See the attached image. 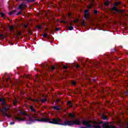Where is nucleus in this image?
I'll use <instances>...</instances> for the list:
<instances>
[{
	"label": "nucleus",
	"instance_id": "1",
	"mask_svg": "<svg viewBox=\"0 0 128 128\" xmlns=\"http://www.w3.org/2000/svg\"><path fill=\"white\" fill-rule=\"evenodd\" d=\"M82 122L83 126H86L87 128H100V124H104L102 121H100L98 122H92L91 121L85 120H82Z\"/></svg>",
	"mask_w": 128,
	"mask_h": 128
},
{
	"label": "nucleus",
	"instance_id": "2",
	"mask_svg": "<svg viewBox=\"0 0 128 128\" xmlns=\"http://www.w3.org/2000/svg\"><path fill=\"white\" fill-rule=\"evenodd\" d=\"M30 108L32 112V114L30 115V116L36 117V118L34 120H34H36L38 122H48L50 120V119H48V118H42L41 119H38V114H36L38 112H36V110L34 109V106H30Z\"/></svg>",
	"mask_w": 128,
	"mask_h": 128
},
{
	"label": "nucleus",
	"instance_id": "3",
	"mask_svg": "<svg viewBox=\"0 0 128 128\" xmlns=\"http://www.w3.org/2000/svg\"><path fill=\"white\" fill-rule=\"evenodd\" d=\"M30 108L32 112V114L30 115V116L36 117V118L34 120H34H36L38 122H48L50 120V119H48V118H42L41 119H38V114H36L38 112H36V110L34 109V106H30Z\"/></svg>",
	"mask_w": 128,
	"mask_h": 128
},
{
	"label": "nucleus",
	"instance_id": "4",
	"mask_svg": "<svg viewBox=\"0 0 128 128\" xmlns=\"http://www.w3.org/2000/svg\"><path fill=\"white\" fill-rule=\"evenodd\" d=\"M82 124V122L80 120V119H76L74 120H66L63 124H62V126H72L73 124L80 125Z\"/></svg>",
	"mask_w": 128,
	"mask_h": 128
},
{
	"label": "nucleus",
	"instance_id": "5",
	"mask_svg": "<svg viewBox=\"0 0 128 128\" xmlns=\"http://www.w3.org/2000/svg\"><path fill=\"white\" fill-rule=\"evenodd\" d=\"M20 114L23 116H26L29 118V120L26 122V124H28V122H34V118H36L35 116H30V114H26V112L24 111H20Z\"/></svg>",
	"mask_w": 128,
	"mask_h": 128
},
{
	"label": "nucleus",
	"instance_id": "6",
	"mask_svg": "<svg viewBox=\"0 0 128 128\" xmlns=\"http://www.w3.org/2000/svg\"><path fill=\"white\" fill-rule=\"evenodd\" d=\"M10 110V107L8 106H6V107H4L2 110H1V112H4V116H7V118H12V115L10 114V112L8 111V112H6V110Z\"/></svg>",
	"mask_w": 128,
	"mask_h": 128
},
{
	"label": "nucleus",
	"instance_id": "7",
	"mask_svg": "<svg viewBox=\"0 0 128 128\" xmlns=\"http://www.w3.org/2000/svg\"><path fill=\"white\" fill-rule=\"evenodd\" d=\"M60 122H62V120L60 118H53L50 121V124H58Z\"/></svg>",
	"mask_w": 128,
	"mask_h": 128
},
{
	"label": "nucleus",
	"instance_id": "8",
	"mask_svg": "<svg viewBox=\"0 0 128 128\" xmlns=\"http://www.w3.org/2000/svg\"><path fill=\"white\" fill-rule=\"evenodd\" d=\"M14 118L16 120H18L19 122H24V120H26V119L24 118H20L16 116H14Z\"/></svg>",
	"mask_w": 128,
	"mask_h": 128
},
{
	"label": "nucleus",
	"instance_id": "9",
	"mask_svg": "<svg viewBox=\"0 0 128 128\" xmlns=\"http://www.w3.org/2000/svg\"><path fill=\"white\" fill-rule=\"evenodd\" d=\"M28 6L26 4V3L24 2H23L22 4H21L19 6H18V9L19 10H26Z\"/></svg>",
	"mask_w": 128,
	"mask_h": 128
},
{
	"label": "nucleus",
	"instance_id": "10",
	"mask_svg": "<svg viewBox=\"0 0 128 128\" xmlns=\"http://www.w3.org/2000/svg\"><path fill=\"white\" fill-rule=\"evenodd\" d=\"M89 16H90V15L88 14V10H86L84 12V18H86V20H88Z\"/></svg>",
	"mask_w": 128,
	"mask_h": 128
},
{
	"label": "nucleus",
	"instance_id": "11",
	"mask_svg": "<svg viewBox=\"0 0 128 128\" xmlns=\"http://www.w3.org/2000/svg\"><path fill=\"white\" fill-rule=\"evenodd\" d=\"M53 108L55 110H62V107L60 106H54Z\"/></svg>",
	"mask_w": 128,
	"mask_h": 128
},
{
	"label": "nucleus",
	"instance_id": "12",
	"mask_svg": "<svg viewBox=\"0 0 128 128\" xmlns=\"http://www.w3.org/2000/svg\"><path fill=\"white\" fill-rule=\"evenodd\" d=\"M29 100L32 102H40L38 99H32L31 98H29Z\"/></svg>",
	"mask_w": 128,
	"mask_h": 128
},
{
	"label": "nucleus",
	"instance_id": "13",
	"mask_svg": "<svg viewBox=\"0 0 128 128\" xmlns=\"http://www.w3.org/2000/svg\"><path fill=\"white\" fill-rule=\"evenodd\" d=\"M94 0H91V4L88 6V8H92V6L94 4Z\"/></svg>",
	"mask_w": 128,
	"mask_h": 128
},
{
	"label": "nucleus",
	"instance_id": "14",
	"mask_svg": "<svg viewBox=\"0 0 128 128\" xmlns=\"http://www.w3.org/2000/svg\"><path fill=\"white\" fill-rule=\"evenodd\" d=\"M67 104L69 106H70V108L72 107V102L70 101H68L67 102Z\"/></svg>",
	"mask_w": 128,
	"mask_h": 128
},
{
	"label": "nucleus",
	"instance_id": "15",
	"mask_svg": "<svg viewBox=\"0 0 128 128\" xmlns=\"http://www.w3.org/2000/svg\"><path fill=\"white\" fill-rule=\"evenodd\" d=\"M68 116H70V118H76V115L72 113H69Z\"/></svg>",
	"mask_w": 128,
	"mask_h": 128
},
{
	"label": "nucleus",
	"instance_id": "16",
	"mask_svg": "<svg viewBox=\"0 0 128 128\" xmlns=\"http://www.w3.org/2000/svg\"><path fill=\"white\" fill-rule=\"evenodd\" d=\"M120 4H122V2H116L114 3V6H120Z\"/></svg>",
	"mask_w": 128,
	"mask_h": 128
},
{
	"label": "nucleus",
	"instance_id": "17",
	"mask_svg": "<svg viewBox=\"0 0 128 128\" xmlns=\"http://www.w3.org/2000/svg\"><path fill=\"white\" fill-rule=\"evenodd\" d=\"M102 120H108V116H104V114H102Z\"/></svg>",
	"mask_w": 128,
	"mask_h": 128
},
{
	"label": "nucleus",
	"instance_id": "18",
	"mask_svg": "<svg viewBox=\"0 0 128 128\" xmlns=\"http://www.w3.org/2000/svg\"><path fill=\"white\" fill-rule=\"evenodd\" d=\"M10 32H13V30H14V26H10Z\"/></svg>",
	"mask_w": 128,
	"mask_h": 128
},
{
	"label": "nucleus",
	"instance_id": "19",
	"mask_svg": "<svg viewBox=\"0 0 128 128\" xmlns=\"http://www.w3.org/2000/svg\"><path fill=\"white\" fill-rule=\"evenodd\" d=\"M14 12H16V10L10 12L9 13V14H10V15L14 14Z\"/></svg>",
	"mask_w": 128,
	"mask_h": 128
},
{
	"label": "nucleus",
	"instance_id": "20",
	"mask_svg": "<svg viewBox=\"0 0 128 128\" xmlns=\"http://www.w3.org/2000/svg\"><path fill=\"white\" fill-rule=\"evenodd\" d=\"M36 28H38V30H42V26L40 25H38L36 26Z\"/></svg>",
	"mask_w": 128,
	"mask_h": 128
},
{
	"label": "nucleus",
	"instance_id": "21",
	"mask_svg": "<svg viewBox=\"0 0 128 128\" xmlns=\"http://www.w3.org/2000/svg\"><path fill=\"white\" fill-rule=\"evenodd\" d=\"M68 29L70 30H74V27L72 26H70L68 27Z\"/></svg>",
	"mask_w": 128,
	"mask_h": 128
},
{
	"label": "nucleus",
	"instance_id": "22",
	"mask_svg": "<svg viewBox=\"0 0 128 128\" xmlns=\"http://www.w3.org/2000/svg\"><path fill=\"white\" fill-rule=\"evenodd\" d=\"M46 100H48V99H46V98L42 99V102H46Z\"/></svg>",
	"mask_w": 128,
	"mask_h": 128
},
{
	"label": "nucleus",
	"instance_id": "23",
	"mask_svg": "<svg viewBox=\"0 0 128 128\" xmlns=\"http://www.w3.org/2000/svg\"><path fill=\"white\" fill-rule=\"evenodd\" d=\"M112 10H114L115 12H118V8H116V7H114L112 8Z\"/></svg>",
	"mask_w": 128,
	"mask_h": 128
},
{
	"label": "nucleus",
	"instance_id": "24",
	"mask_svg": "<svg viewBox=\"0 0 128 128\" xmlns=\"http://www.w3.org/2000/svg\"><path fill=\"white\" fill-rule=\"evenodd\" d=\"M20 34H22V32H17V36H20Z\"/></svg>",
	"mask_w": 128,
	"mask_h": 128
},
{
	"label": "nucleus",
	"instance_id": "25",
	"mask_svg": "<svg viewBox=\"0 0 128 128\" xmlns=\"http://www.w3.org/2000/svg\"><path fill=\"white\" fill-rule=\"evenodd\" d=\"M6 104V101L4 99L2 101V106H4Z\"/></svg>",
	"mask_w": 128,
	"mask_h": 128
},
{
	"label": "nucleus",
	"instance_id": "26",
	"mask_svg": "<svg viewBox=\"0 0 128 128\" xmlns=\"http://www.w3.org/2000/svg\"><path fill=\"white\" fill-rule=\"evenodd\" d=\"M36 2V0H28V2Z\"/></svg>",
	"mask_w": 128,
	"mask_h": 128
},
{
	"label": "nucleus",
	"instance_id": "27",
	"mask_svg": "<svg viewBox=\"0 0 128 128\" xmlns=\"http://www.w3.org/2000/svg\"><path fill=\"white\" fill-rule=\"evenodd\" d=\"M42 36H44V38H46V36H48V34L44 33V34L42 35Z\"/></svg>",
	"mask_w": 128,
	"mask_h": 128
},
{
	"label": "nucleus",
	"instance_id": "28",
	"mask_svg": "<svg viewBox=\"0 0 128 128\" xmlns=\"http://www.w3.org/2000/svg\"><path fill=\"white\" fill-rule=\"evenodd\" d=\"M109 4L110 3L108 2H104V6H108Z\"/></svg>",
	"mask_w": 128,
	"mask_h": 128
},
{
	"label": "nucleus",
	"instance_id": "29",
	"mask_svg": "<svg viewBox=\"0 0 128 128\" xmlns=\"http://www.w3.org/2000/svg\"><path fill=\"white\" fill-rule=\"evenodd\" d=\"M72 84L73 86H76V82H74V81H72Z\"/></svg>",
	"mask_w": 128,
	"mask_h": 128
},
{
	"label": "nucleus",
	"instance_id": "30",
	"mask_svg": "<svg viewBox=\"0 0 128 128\" xmlns=\"http://www.w3.org/2000/svg\"><path fill=\"white\" fill-rule=\"evenodd\" d=\"M94 14H98V10H94Z\"/></svg>",
	"mask_w": 128,
	"mask_h": 128
},
{
	"label": "nucleus",
	"instance_id": "31",
	"mask_svg": "<svg viewBox=\"0 0 128 128\" xmlns=\"http://www.w3.org/2000/svg\"><path fill=\"white\" fill-rule=\"evenodd\" d=\"M20 14H22V11H20V12L17 14V16H20Z\"/></svg>",
	"mask_w": 128,
	"mask_h": 128
},
{
	"label": "nucleus",
	"instance_id": "32",
	"mask_svg": "<svg viewBox=\"0 0 128 128\" xmlns=\"http://www.w3.org/2000/svg\"><path fill=\"white\" fill-rule=\"evenodd\" d=\"M1 16H2V18H4V14L1 13Z\"/></svg>",
	"mask_w": 128,
	"mask_h": 128
},
{
	"label": "nucleus",
	"instance_id": "33",
	"mask_svg": "<svg viewBox=\"0 0 128 128\" xmlns=\"http://www.w3.org/2000/svg\"><path fill=\"white\" fill-rule=\"evenodd\" d=\"M24 26L26 28H28V24H24Z\"/></svg>",
	"mask_w": 128,
	"mask_h": 128
},
{
	"label": "nucleus",
	"instance_id": "34",
	"mask_svg": "<svg viewBox=\"0 0 128 128\" xmlns=\"http://www.w3.org/2000/svg\"><path fill=\"white\" fill-rule=\"evenodd\" d=\"M51 70H54V66H52L51 67Z\"/></svg>",
	"mask_w": 128,
	"mask_h": 128
},
{
	"label": "nucleus",
	"instance_id": "35",
	"mask_svg": "<svg viewBox=\"0 0 128 128\" xmlns=\"http://www.w3.org/2000/svg\"><path fill=\"white\" fill-rule=\"evenodd\" d=\"M65 70H66V68H68V66H63Z\"/></svg>",
	"mask_w": 128,
	"mask_h": 128
},
{
	"label": "nucleus",
	"instance_id": "36",
	"mask_svg": "<svg viewBox=\"0 0 128 128\" xmlns=\"http://www.w3.org/2000/svg\"><path fill=\"white\" fill-rule=\"evenodd\" d=\"M80 68V65L76 64V68Z\"/></svg>",
	"mask_w": 128,
	"mask_h": 128
},
{
	"label": "nucleus",
	"instance_id": "37",
	"mask_svg": "<svg viewBox=\"0 0 128 128\" xmlns=\"http://www.w3.org/2000/svg\"><path fill=\"white\" fill-rule=\"evenodd\" d=\"M13 104H14V106H16V102L15 101H14L13 102Z\"/></svg>",
	"mask_w": 128,
	"mask_h": 128
},
{
	"label": "nucleus",
	"instance_id": "38",
	"mask_svg": "<svg viewBox=\"0 0 128 128\" xmlns=\"http://www.w3.org/2000/svg\"><path fill=\"white\" fill-rule=\"evenodd\" d=\"M10 124H14V122H12L10 123Z\"/></svg>",
	"mask_w": 128,
	"mask_h": 128
},
{
	"label": "nucleus",
	"instance_id": "39",
	"mask_svg": "<svg viewBox=\"0 0 128 128\" xmlns=\"http://www.w3.org/2000/svg\"><path fill=\"white\" fill-rule=\"evenodd\" d=\"M4 99H2V98H0V102H2L4 100Z\"/></svg>",
	"mask_w": 128,
	"mask_h": 128
},
{
	"label": "nucleus",
	"instance_id": "40",
	"mask_svg": "<svg viewBox=\"0 0 128 128\" xmlns=\"http://www.w3.org/2000/svg\"><path fill=\"white\" fill-rule=\"evenodd\" d=\"M0 38L2 37V34H0Z\"/></svg>",
	"mask_w": 128,
	"mask_h": 128
},
{
	"label": "nucleus",
	"instance_id": "41",
	"mask_svg": "<svg viewBox=\"0 0 128 128\" xmlns=\"http://www.w3.org/2000/svg\"><path fill=\"white\" fill-rule=\"evenodd\" d=\"M56 30H57V31L58 30V28H56Z\"/></svg>",
	"mask_w": 128,
	"mask_h": 128
},
{
	"label": "nucleus",
	"instance_id": "42",
	"mask_svg": "<svg viewBox=\"0 0 128 128\" xmlns=\"http://www.w3.org/2000/svg\"><path fill=\"white\" fill-rule=\"evenodd\" d=\"M57 102H60V100H58Z\"/></svg>",
	"mask_w": 128,
	"mask_h": 128
},
{
	"label": "nucleus",
	"instance_id": "43",
	"mask_svg": "<svg viewBox=\"0 0 128 128\" xmlns=\"http://www.w3.org/2000/svg\"><path fill=\"white\" fill-rule=\"evenodd\" d=\"M26 0L28 2V0Z\"/></svg>",
	"mask_w": 128,
	"mask_h": 128
},
{
	"label": "nucleus",
	"instance_id": "44",
	"mask_svg": "<svg viewBox=\"0 0 128 128\" xmlns=\"http://www.w3.org/2000/svg\"><path fill=\"white\" fill-rule=\"evenodd\" d=\"M126 94H128V92H126Z\"/></svg>",
	"mask_w": 128,
	"mask_h": 128
},
{
	"label": "nucleus",
	"instance_id": "45",
	"mask_svg": "<svg viewBox=\"0 0 128 128\" xmlns=\"http://www.w3.org/2000/svg\"><path fill=\"white\" fill-rule=\"evenodd\" d=\"M74 22H78V21H77V20H75Z\"/></svg>",
	"mask_w": 128,
	"mask_h": 128
},
{
	"label": "nucleus",
	"instance_id": "46",
	"mask_svg": "<svg viewBox=\"0 0 128 128\" xmlns=\"http://www.w3.org/2000/svg\"><path fill=\"white\" fill-rule=\"evenodd\" d=\"M62 22H64V21H61Z\"/></svg>",
	"mask_w": 128,
	"mask_h": 128
},
{
	"label": "nucleus",
	"instance_id": "47",
	"mask_svg": "<svg viewBox=\"0 0 128 128\" xmlns=\"http://www.w3.org/2000/svg\"><path fill=\"white\" fill-rule=\"evenodd\" d=\"M80 128H84V127H80Z\"/></svg>",
	"mask_w": 128,
	"mask_h": 128
}]
</instances>
